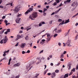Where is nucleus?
Masks as SVG:
<instances>
[{"instance_id": "nucleus-1", "label": "nucleus", "mask_w": 78, "mask_h": 78, "mask_svg": "<svg viewBox=\"0 0 78 78\" xmlns=\"http://www.w3.org/2000/svg\"><path fill=\"white\" fill-rule=\"evenodd\" d=\"M37 16H38V14H37V12H34L32 13V15H30L29 16V18L31 20H34V19L33 18L35 19V18L37 17Z\"/></svg>"}, {"instance_id": "nucleus-2", "label": "nucleus", "mask_w": 78, "mask_h": 78, "mask_svg": "<svg viewBox=\"0 0 78 78\" xmlns=\"http://www.w3.org/2000/svg\"><path fill=\"white\" fill-rule=\"evenodd\" d=\"M70 44H71V39H69L67 41L66 44L68 47H72V46Z\"/></svg>"}, {"instance_id": "nucleus-3", "label": "nucleus", "mask_w": 78, "mask_h": 78, "mask_svg": "<svg viewBox=\"0 0 78 78\" xmlns=\"http://www.w3.org/2000/svg\"><path fill=\"white\" fill-rule=\"evenodd\" d=\"M20 9V7L17 6L13 10V11H14V12L15 13H17L18 12V11H19Z\"/></svg>"}, {"instance_id": "nucleus-4", "label": "nucleus", "mask_w": 78, "mask_h": 78, "mask_svg": "<svg viewBox=\"0 0 78 78\" xmlns=\"http://www.w3.org/2000/svg\"><path fill=\"white\" fill-rule=\"evenodd\" d=\"M33 10V8H30V9L25 12V14L27 15L28 12H31V11H32Z\"/></svg>"}, {"instance_id": "nucleus-5", "label": "nucleus", "mask_w": 78, "mask_h": 78, "mask_svg": "<svg viewBox=\"0 0 78 78\" xmlns=\"http://www.w3.org/2000/svg\"><path fill=\"white\" fill-rule=\"evenodd\" d=\"M45 35H47V37H48L47 40H48V41H50V38H51V36H50V34L47 33L45 34Z\"/></svg>"}, {"instance_id": "nucleus-6", "label": "nucleus", "mask_w": 78, "mask_h": 78, "mask_svg": "<svg viewBox=\"0 0 78 78\" xmlns=\"http://www.w3.org/2000/svg\"><path fill=\"white\" fill-rule=\"evenodd\" d=\"M51 77L52 78H54L55 77L56 75V73L55 72H53L51 73Z\"/></svg>"}, {"instance_id": "nucleus-7", "label": "nucleus", "mask_w": 78, "mask_h": 78, "mask_svg": "<svg viewBox=\"0 0 78 78\" xmlns=\"http://www.w3.org/2000/svg\"><path fill=\"white\" fill-rule=\"evenodd\" d=\"M78 5V2H74L73 3L71 6H77Z\"/></svg>"}, {"instance_id": "nucleus-8", "label": "nucleus", "mask_w": 78, "mask_h": 78, "mask_svg": "<svg viewBox=\"0 0 78 78\" xmlns=\"http://www.w3.org/2000/svg\"><path fill=\"white\" fill-rule=\"evenodd\" d=\"M30 26H27L24 29V30H27V31H28L30 30V29H31V27H30Z\"/></svg>"}, {"instance_id": "nucleus-9", "label": "nucleus", "mask_w": 78, "mask_h": 78, "mask_svg": "<svg viewBox=\"0 0 78 78\" xmlns=\"http://www.w3.org/2000/svg\"><path fill=\"white\" fill-rule=\"evenodd\" d=\"M3 41H4V43L5 44V43H6L7 42V41H8V38L6 37H5L3 39Z\"/></svg>"}, {"instance_id": "nucleus-10", "label": "nucleus", "mask_w": 78, "mask_h": 78, "mask_svg": "<svg viewBox=\"0 0 78 78\" xmlns=\"http://www.w3.org/2000/svg\"><path fill=\"white\" fill-rule=\"evenodd\" d=\"M20 18H17V19L16 20V22L17 23H19V21H20Z\"/></svg>"}, {"instance_id": "nucleus-11", "label": "nucleus", "mask_w": 78, "mask_h": 78, "mask_svg": "<svg viewBox=\"0 0 78 78\" xmlns=\"http://www.w3.org/2000/svg\"><path fill=\"white\" fill-rule=\"evenodd\" d=\"M21 37L19 35H17V38L15 39L16 41H17L19 39H20Z\"/></svg>"}, {"instance_id": "nucleus-12", "label": "nucleus", "mask_w": 78, "mask_h": 78, "mask_svg": "<svg viewBox=\"0 0 78 78\" xmlns=\"http://www.w3.org/2000/svg\"><path fill=\"white\" fill-rule=\"evenodd\" d=\"M71 66H72V64L69 63V64L68 65V68L69 70H70V69H71Z\"/></svg>"}, {"instance_id": "nucleus-13", "label": "nucleus", "mask_w": 78, "mask_h": 78, "mask_svg": "<svg viewBox=\"0 0 78 78\" xmlns=\"http://www.w3.org/2000/svg\"><path fill=\"white\" fill-rule=\"evenodd\" d=\"M25 45H26V43H23V44H21L20 47L22 48H24V47H25Z\"/></svg>"}, {"instance_id": "nucleus-14", "label": "nucleus", "mask_w": 78, "mask_h": 78, "mask_svg": "<svg viewBox=\"0 0 78 78\" xmlns=\"http://www.w3.org/2000/svg\"><path fill=\"white\" fill-rule=\"evenodd\" d=\"M65 22V21L64 20H63L62 21V22L60 23L59 25H63V24H66V23H64Z\"/></svg>"}, {"instance_id": "nucleus-15", "label": "nucleus", "mask_w": 78, "mask_h": 78, "mask_svg": "<svg viewBox=\"0 0 78 78\" xmlns=\"http://www.w3.org/2000/svg\"><path fill=\"white\" fill-rule=\"evenodd\" d=\"M32 64H31V63H29V64H28L26 66V69H28L29 67H30V66H31V65H32Z\"/></svg>"}, {"instance_id": "nucleus-16", "label": "nucleus", "mask_w": 78, "mask_h": 78, "mask_svg": "<svg viewBox=\"0 0 78 78\" xmlns=\"http://www.w3.org/2000/svg\"><path fill=\"white\" fill-rule=\"evenodd\" d=\"M45 41V39H43L41 40V45H43V44H44V42Z\"/></svg>"}, {"instance_id": "nucleus-17", "label": "nucleus", "mask_w": 78, "mask_h": 78, "mask_svg": "<svg viewBox=\"0 0 78 78\" xmlns=\"http://www.w3.org/2000/svg\"><path fill=\"white\" fill-rule=\"evenodd\" d=\"M20 66V64L19 63H17L16 64L14 65V67H19Z\"/></svg>"}, {"instance_id": "nucleus-18", "label": "nucleus", "mask_w": 78, "mask_h": 78, "mask_svg": "<svg viewBox=\"0 0 78 78\" xmlns=\"http://www.w3.org/2000/svg\"><path fill=\"white\" fill-rule=\"evenodd\" d=\"M69 19L67 20H66L65 22V23H69L70 21H69Z\"/></svg>"}, {"instance_id": "nucleus-19", "label": "nucleus", "mask_w": 78, "mask_h": 78, "mask_svg": "<svg viewBox=\"0 0 78 78\" xmlns=\"http://www.w3.org/2000/svg\"><path fill=\"white\" fill-rule=\"evenodd\" d=\"M64 58V54L62 53L61 55L60 56V59H62Z\"/></svg>"}, {"instance_id": "nucleus-20", "label": "nucleus", "mask_w": 78, "mask_h": 78, "mask_svg": "<svg viewBox=\"0 0 78 78\" xmlns=\"http://www.w3.org/2000/svg\"><path fill=\"white\" fill-rule=\"evenodd\" d=\"M69 76V74H65V75L64 76L66 78H67V77H68Z\"/></svg>"}, {"instance_id": "nucleus-21", "label": "nucleus", "mask_w": 78, "mask_h": 78, "mask_svg": "<svg viewBox=\"0 0 78 78\" xmlns=\"http://www.w3.org/2000/svg\"><path fill=\"white\" fill-rule=\"evenodd\" d=\"M48 69H47L46 70H45L44 72V74L45 75V74H46V73H47V72L48 71Z\"/></svg>"}, {"instance_id": "nucleus-22", "label": "nucleus", "mask_w": 78, "mask_h": 78, "mask_svg": "<svg viewBox=\"0 0 78 78\" xmlns=\"http://www.w3.org/2000/svg\"><path fill=\"white\" fill-rule=\"evenodd\" d=\"M41 60H40L39 62H38L36 63V64H39L40 62H41Z\"/></svg>"}, {"instance_id": "nucleus-23", "label": "nucleus", "mask_w": 78, "mask_h": 78, "mask_svg": "<svg viewBox=\"0 0 78 78\" xmlns=\"http://www.w3.org/2000/svg\"><path fill=\"white\" fill-rule=\"evenodd\" d=\"M53 6H56L57 5V2H55L54 3L52 4Z\"/></svg>"}, {"instance_id": "nucleus-24", "label": "nucleus", "mask_w": 78, "mask_h": 78, "mask_svg": "<svg viewBox=\"0 0 78 78\" xmlns=\"http://www.w3.org/2000/svg\"><path fill=\"white\" fill-rule=\"evenodd\" d=\"M60 64L61 63L60 62L58 63L57 64H55V67H56V66H59Z\"/></svg>"}, {"instance_id": "nucleus-25", "label": "nucleus", "mask_w": 78, "mask_h": 78, "mask_svg": "<svg viewBox=\"0 0 78 78\" xmlns=\"http://www.w3.org/2000/svg\"><path fill=\"white\" fill-rule=\"evenodd\" d=\"M3 42H4L3 41V40L2 39V40H1V41L0 42V44H3Z\"/></svg>"}, {"instance_id": "nucleus-26", "label": "nucleus", "mask_w": 78, "mask_h": 78, "mask_svg": "<svg viewBox=\"0 0 78 78\" xmlns=\"http://www.w3.org/2000/svg\"><path fill=\"white\" fill-rule=\"evenodd\" d=\"M78 38V34H77V35L75 38V40H77V39Z\"/></svg>"}, {"instance_id": "nucleus-27", "label": "nucleus", "mask_w": 78, "mask_h": 78, "mask_svg": "<svg viewBox=\"0 0 78 78\" xmlns=\"http://www.w3.org/2000/svg\"><path fill=\"white\" fill-rule=\"evenodd\" d=\"M46 11H47V9H44V11H43V13H44Z\"/></svg>"}, {"instance_id": "nucleus-28", "label": "nucleus", "mask_w": 78, "mask_h": 78, "mask_svg": "<svg viewBox=\"0 0 78 78\" xmlns=\"http://www.w3.org/2000/svg\"><path fill=\"white\" fill-rule=\"evenodd\" d=\"M3 33H4V30L1 31L0 32V34H3Z\"/></svg>"}, {"instance_id": "nucleus-29", "label": "nucleus", "mask_w": 78, "mask_h": 78, "mask_svg": "<svg viewBox=\"0 0 78 78\" xmlns=\"http://www.w3.org/2000/svg\"><path fill=\"white\" fill-rule=\"evenodd\" d=\"M58 45L59 46V47H61V43L59 42L58 43Z\"/></svg>"}, {"instance_id": "nucleus-30", "label": "nucleus", "mask_w": 78, "mask_h": 78, "mask_svg": "<svg viewBox=\"0 0 78 78\" xmlns=\"http://www.w3.org/2000/svg\"><path fill=\"white\" fill-rule=\"evenodd\" d=\"M58 36V34H55L54 35V37H56V36Z\"/></svg>"}, {"instance_id": "nucleus-31", "label": "nucleus", "mask_w": 78, "mask_h": 78, "mask_svg": "<svg viewBox=\"0 0 78 78\" xmlns=\"http://www.w3.org/2000/svg\"><path fill=\"white\" fill-rule=\"evenodd\" d=\"M58 22H62V19H59L58 20Z\"/></svg>"}, {"instance_id": "nucleus-32", "label": "nucleus", "mask_w": 78, "mask_h": 78, "mask_svg": "<svg viewBox=\"0 0 78 78\" xmlns=\"http://www.w3.org/2000/svg\"><path fill=\"white\" fill-rule=\"evenodd\" d=\"M55 73H59V70L57 69L55 71Z\"/></svg>"}, {"instance_id": "nucleus-33", "label": "nucleus", "mask_w": 78, "mask_h": 78, "mask_svg": "<svg viewBox=\"0 0 78 78\" xmlns=\"http://www.w3.org/2000/svg\"><path fill=\"white\" fill-rule=\"evenodd\" d=\"M7 31L8 32H9V33L10 32V29H7Z\"/></svg>"}, {"instance_id": "nucleus-34", "label": "nucleus", "mask_w": 78, "mask_h": 78, "mask_svg": "<svg viewBox=\"0 0 78 78\" xmlns=\"http://www.w3.org/2000/svg\"><path fill=\"white\" fill-rule=\"evenodd\" d=\"M75 68H73L72 70V72H75Z\"/></svg>"}, {"instance_id": "nucleus-35", "label": "nucleus", "mask_w": 78, "mask_h": 78, "mask_svg": "<svg viewBox=\"0 0 78 78\" xmlns=\"http://www.w3.org/2000/svg\"><path fill=\"white\" fill-rule=\"evenodd\" d=\"M4 22L5 23H6V24L8 23V21H7V20H5L4 21Z\"/></svg>"}, {"instance_id": "nucleus-36", "label": "nucleus", "mask_w": 78, "mask_h": 78, "mask_svg": "<svg viewBox=\"0 0 78 78\" xmlns=\"http://www.w3.org/2000/svg\"><path fill=\"white\" fill-rule=\"evenodd\" d=\"M39 74H36L35 76V77H37V76H39Z\"/></svg>"}, {"instance_id": "nucleus-37", "label": "nucleus", "mask_w": 78, "mask_h": 78, "mask_svg": "<svg viewBox=\"0 0 78 78\" xmlns=\"http://www.w3.org/2000/svg\"><path fill=\"white\" fill-rule=\"evenodd\" d=\"M9 50H8V51H4V52L5 53H9Z\"/></svg>"}, {"instance_id": "nucleus-38", "label": "nucleus", "mask_w": 78, "mask_h": 78, "mask_svg": "<svg viewBox=\"0 0 78 78\" xmlns=\"http://www.w3.org/2000/svg\"><path fill=\"white\" fill-rule=\"evenodd\" d=\"M37 8H41V5H38L37 6Z\"/></svg>"}, {"instance_id": "nucleus-39", "label": "nucleus", "mask_w": 78, "mask_h": 78, "mask_svg": "<svg viewBox=\"0 0 78 78\" xmlns=\"http://www.w3.org/2000/svg\"><path fill=\"white\" fill-rule=\"evenodd\" d=\"M54 31H55L56 33H58V31H57V29H55L54 30Z\"/></svg>"}, {"instance_id": "nucleus-40", "label": "nucleus", "mask_w": 78, "mask_h": 78, "mask_svg": "<svg viewBox=\"0 0 78 78\" xmlns=\"http://www.w3.org/2000/svg\"><path fill=\"white\" fill-rule=\"evenodd\" d=\"M61 31H62V30H58V32L57 33H60L61 32Z\"/></svg>"}, {"instance_id": "nucleus-41", "label": "nucleus", "mask_w": 78, "mask_h": 78, "mask_svg": "<svg viewBox=\"0 0 78 78\" xmlns=\"http://www.w3.org/2000/svg\"><path fill=\"white\" fill-rule=\"evenodd\" d=\"M3 56H6V53L5 52H4V54H3Z\"/></svg>"}, {"instance_id": "nucleus-42", "label": "nucleus", "mask_w": 78, "mask_h": 78, "mask_svg": "<svg viewBox=\"0 0 78 78\" xmlns=\"http://www.w3.org/2000/svg\"><path fill=\"white\" fill-rule=\"evenodd\" d=\"M22 16V14H19L17 16V17H20V16Z\"/></svg>"}, {"instance_id": "nucleus-43", "label": "nucleus", "mask_w": 78, "mask_h": 78, "mask_svg": "<svg viewBox=\"0 0 78 78\" xmlns=\"http://www.w3.org/2000/svg\"><path fill=\"white\" fill-rule=\"evenodd\" d=\"M25 39L26 40H28V36H27L26 37H25Z\"/></svg>"}, {"instance_id": "nucleus-44", "label": "nucleus", "mask_w": 78, "mask_h": 78, "mask_svg": "<svg viewBox=\"0 0 78 78\" xmlns=\"http://www.w3.org/2000/svg\"><path fill=\"white\" fill-rule=\"evenodd\" d=\"M44 52V50H42L40 52H39V54H41V53H43V52Z\"/></svg>"}, {"instance_id": "nucleus-45", "label": "nucleus", "mask_w": 78, "mask_h": 78, "mask_svg": "<svg viewBox=\"0 0 78 78\" xmlns=\"http://www.w3.org/2000/svg\"><path fill=\"white\" fill-rule=\"evenodd\" d=\"M58 12L59 11L58 10H56L55 12V14H57Z\"/></svg>"}, {"instance_id": "nucleus-46", "label": "nucleus", "mask_w": 78, "mask_h": 78, "mask_svg": "<svg viewBox=\"0 0 78 78\" xmlns=\"http://www.w3.org/2000/svg\"><path fill=\"white\" fill-rule=\"evenodd\" d=\"M41 24H45V22H41Z\"/></svg>"}, {"instance_id": "nucleus-47", "label": "nucleus", "mask_w": 78, "mask_h": 78, "mask_svg": "<svg viewBox=\"0 0 78 78\" xmlns=\"http://www.w3.org/2000/svg\"><path fill=\"white\" fill-rule=\"evenodd\" d=\"M44 57H42V58H41V59H42L43 60H44L45 59Z\"/></svg>"}, {"instance_id": "nucleus-48", "label": "nucleus", "mask_w": 78, "mask_h": 78, "mask_svg": "<svg viewBox=\"0 0 78 78\" xmlns=\"http://www.w3.org/2000/svg\"><path fill=\"white\" fill-rule=\"evenodd\" d=\"M19 45V42H18L17 43V44L15 45V46L16 47H17V46H18Z\"/></svg>"}, {"instance_id": "nucleus-49", "label": "nucleus", "mask_w": 78, "mask_h": 78, "mask_svg": "<svg viewBox=\"0 0 78 78\" xmlns=\"http://www.w3.org/2000/svg\"><path fill=\"white\" fill-rule=\"evenodd\" d=\"M60 78H66L64 76H62Z\"/></svg>"}, {"instance_id": "nucleus-50", "label": "nucleus", "mask_w": 78, "mask_h": 78, "mask_svg": "<svg viewBox=\"0 0 78 78\" xmlns=\"http://www.w3.org/2000/svg\"><path fill=\"white\" fill-rule=\"evenodd\" d=\"M38 25L39 27H41V26H42V23H40Z\"/></svg>"}, {"instance_id": "nucleus-51", "label": "nucleus", "mask_w": 78, "mask_h": 78, "mask_svg": "<svg viewBox=\"0 0 78 78\" xmlns=\"http://www.w3.org/2000/svg\"><path fill=\"white\" fill-rule=\"evenodd\" d=\"M6 17V16H3L2 17V19H5V18Z\"/></svg>"}, {"instance_id": "nucleus-52", "label": "nucleus", "mask_w": 78, "mask_h": 78, "mask_svg": "<svg viewBox=\"0 0 78 78\" xmlns=\"http://www.w3.org/2000/svg\"><path fill=\"white\" fill-rule=\"evenodd\" d=\"M66 1L68 3H69V2H70L71 0H67Z\"/></svg>"}, {"instance_id": "nucleus-53", "label": "nucleus", "mask_w": 78, "mask_h": 78, "mask_svg": "<svg viewBox=\"0 0 78 78\" xmlns=\"http://www.w3.org/2000/svg\"><path fill=\"white\" fill-rule=\"evenodd\" d=\"M56 1L57 3H59V0H56Z\"/></svg>"}, {"instance_id": "nucleus-54", "label": "nucleus", "mask_w": 78, "mask_h": 78, "mask_svg": "<svg viewBox=\"0 0 78 78\" xmlns=\"http://www.w3.org/2000/svg\"><path fill=\"white\" fill-rule=\"evenodd\" d=\"M64 3H65V4H67V3H68V2H67L66 1L64 2Z\"/></svg>"}, {"instance_id": "nucleus-55", "label": "nucleus", "mask_w": 78, "mask_h": 78, "mask_svg": "<svg viewBox=\"0 0 78 78\" xmlns=\"http://www.w3.org/2000/svg\"><path fill=\"white\" fill-rule=\"evenodd\" d=\"M67 53V52H66V51H64L63 53V55H65V54Z\"/></svg>"}, {"instance_id": "nucleus-56", "label": "nucleus", "mask_w": 78, "mask_h": 78, "mask_svg": "<svg viewBox=\"0 0 78 78\" xmlns=\"http://www.w3.org/2000/svg\"><path fill=\"white\" fill-rule=\"evenodd\" d=\"M55 14V12H53L51 14V16H53V15H54V14Z\"/></svg>"}, {"instance_id": "nucleus-57", "label": "nucleus", "mask_w": 78, "mask_h": 78, "mask_svg": "<svg viewBox=\"0 0 78 78\" xmlns=\"http://www.w3.org/2000/svg\"><path fill=\"white\" fill-rule=\"evenodd\" d=\"M40 59H41V58H40V57H37V60H39Z\"/></svg>"}, {"instance_id": "nucleus-58", "label": "nucleus", "mask_w": 78, "mask_h": 78, "mask_svg": "<svg viewBox=\"0 0 78 78\" xmlns=\"http://www.w3.org/2000/svg\"><path fill=\"white\" fill-rule=\"evenodd\" d=\"M26 52L25 51H22V54H25V53Z\"/></svg>"}, {"instance_id": "nucleus-59", "label": "nucleus", "mask_w": 78, "mask_h": 78, "mask_svg": "<svg viewBox=\"0 0 78 78\" xmlns=\"http://www.w3.org/2000/svg\"><path fill=\"white\" fill-rule=\"evenodd\" d=\"M51 73H48L47 74V75H48L49 76H50V75H51Z\"/></svg>"}, {"instance_id": "nucleus-60", "label": "nucleus", "mask_w": 78, "mask_h": 78, "mask_svg": "<svg viewBox=\"0 0 78 78\" xmlns=\"http://www.w3.org/2000/svg\"><path fill=\"white\" fill-rule=\"evenodd\" d=\"M3 6H2V5L0 6V8H2V9H3Z\"/></svg>"}, {"instance_id": "nucleus-61", "label": "nucleus", "mask_w": 78, "mask_h": 78, "mask_svg": "<svg viewBox=\"0 0 78 78\" xmlns=\"http://www.w3.org/2000/svg\"><path fill=\"white\" fill-rule=\"evenodd\" d=\"M76 70H78V65L76 66Z\"/></svg>"}, {"instance_id": "nucleus-62", "label": "nucleus", "mask_w": 78, "mask_h": 78, "mask_svg": "<svg viewBox=\"0 0 78 78\" xmlns=\"http://www.w3.org/2000/svg\"><path fill=\"white\" fill-rule=\"evenodd\" d=\"M38 11H39L40 12H42V10H38Z\"/></svg>"}, {"instance_id": "nucleus-63", "label": "nucleus", "mask_w": 78, "mask_h": 78, "mask_svg": "<svg viewBox=\"0 0 78 78\" xmlns=\"http://www.w3.org/2000/svg\"><path fill=\"white\" fill-rule=\"evenodd\" d=\"M23 37V35H22L20 36V37H21V38H22Z\"/></svg>"}, {"instance_id": "nucleus-64", "label": "nucleus", "mask_w": 78, "mask_h": 78, "mask_svg": "<svg viewBox=\"0 0 78 78\" xmlns=\"http://www.w3.org/2000/svg\"><path fill=\"white\" fill-rule=\"evenodd\" d=\"M19 78V76H16V78Z\"/></svg>"}]
</instances>
